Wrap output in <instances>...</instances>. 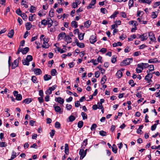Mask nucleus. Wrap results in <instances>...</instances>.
<instances>
[{
	"instance_id": "obj_57",
	"label": "nucleus",
	"mask_w": 160,
	"mask_h": 160,
	"mask_svg": "<svg viewBox=\"0 0 160 160\" xmlns=\"http://www.w3.org/2000/svg\"><path fill=\"white\" fill-rule=\"evenodd\" d=\"M41 24L44 26H46L47 24V21L44 19L41 22Z\"/></svg>"
},
{
	"instance_id": "obj_45",
	"label": "nucleus",
	"mask_w": 160,
	"mask_h": 160,
	"mask_svg": "<svg viewBox=\"0 0 160 160\" xmlns=\"http://www.w3.org/2000/svg\"><path fill=\"white\" fill-rule=\"evenodd\" d=\"M100 11L103 14H105L108 12L107 9L105 8H102L100 9Z\"/></svg>"
},
{
	"instance_id": "obj_43",
	"label": "nucleus",
	"mask_w": 160,
	"mask_h": 160,
	"mask_svg": "<svg viewBox=\"0 0 160 160\" xmlns=\"http://www.w3.org/2000/svg\"><path fill=\"white\" fill-rule=\"evenodd\" d=\"M83 124V122L82 121H79L78 123V127L79 128H81L82 127Z\"/></svg>"
},
{
	"instance_id": "obj_8",
	"label": "nucleus",
	"mask_w": 160,
	"mask_h": 160,
	"mask_svg": "<svg viewBox=\"0 0 160 160\" xmlns=\"http://www.w3.org/2000/svg\"><path fill=\"white\" fill-rule=\"evenodd\" d=\"M90 42L91 43L93 44L97 41V37L94 35H92L89 38Z\"/></svg>"
},
{
	"instance_id": "obj_14",
	"label": "nucleus",
	"mask_w": 160,
	"mask_h": 160,
	"mask_svg": "<svg viewBox=\"0 0 160 160\" xmlns=\"http://www.w3.org/2000/svg\"><path fill=\"white\" fill-rule=\"evenodd\" d=\"M33 71L37 75H40L42 73L41 70L39 68H35L34 69Z\"/></svg>"
},
{
	"instance_id": "obj_38",
	"label": "nucleus",
	"mask_w": 160,
	"mask_h": 160,
	"mask_svg": "<svg viewBox=\"0 0 160 160\" xmlns=\"http://www.w3.org/2000/svg\"><path fill=\"white\" fill-rule=\"evenodd\" d=\"M35 14L33 15L30 14V16L29 17V19L30 21L32 22L35 19V18L33 17L34 15H35Z\"/></svg>"
},
{
	"instance_id": "obj_5",
	"label": "nucleus",
	"mask_w": 160,
	"mask_h": 160,
	"mask_svg": "<svg viewBox=\"0 0 160 160\" xmlns=\"http://www.w3.org/2000/svg\"><path fill=\"white\" fill-rule=\"evenodd\" d=\"M138 67L136 69V71L138 73L141 72L143 68L141 63L137 65Z\"/></svg>"
},
{
	"instance_id": "obj_29",
	"label": "nucleus",
	"mask_w": 160,
	"mask_h": 160,
	"mask_svg": "<svg viewBox=\"0 0 160 160\" xmlns=\"http://www.w3.org/2000/svg\"><path fill=\"white\" fill-rule=\"evenodd\" d=\"M106 80L107 78L106 76H103L101 81V84L102 85L105 83L106 81Z\"/></svg>"
},
{
	"instance_id": "obj_16",
	"label": "nucleus",
	"mask_w": 160,
	"mask_h": 160,
	"mask_svg": "<svg viewBox=\"0 0 160 160\" xmlns=\"http://www.w3.org/2000/svg\"><path fill=\"white\" fill-rule=\"evenodd\" d=\"M56 99V101L61 104H63L64 102V100L61 97H58Z\"/></svg>"
},
{
	"instance_id": "obj_22",
	"label": "nucleus",
	"mask_w": 160,
	"mask_h": 160,
	"mask_svg": "<svg viewBox=\"0 0 160 160\" xmlns=\"http://www.w3.org/2000/svg\"><path fill=\"white\" fill-rule=\"evenodd\" d=\"M36 10V8L33 5H32L30 8V12L31 13H34Z\"/></svg>"
},
{
	"instance_id": "obj_54",
	"label": "nucleus",
	"mask_w": 160,
	"mask_h": 160,
	"mask_svg": "<svg viewBox=\"0 0 160 160\" xmlns=\"http://www.w3.org/2000/svg\"><path fill=\"white\" fill-rule=\"evenodd\" d=\"M17 100L20 101L22 99V96L21 94H19L16 97Z\"/></svg>"
},
{
	"instance_id": "obj_40",
	"label": "nucleus",
	"mask_w": 160,
	"mask_h": 160,
	"mask_svg": "<svg viewBox=\"0 0 160 160\" xmlns=\"http://www.w3.org/2000/svg\"><path fill=\"white\" fill-rule=\"evenodd\" d=\"M81 115L83 120L87 119L88 118L87 115L84 112H82L81 113Z\"/></svg>"
},
{
	"instance_id": "obj_36",
	"label": "nucleus",
	"mask_w": 160,
	"mask_h": 160,
	"mask_svg": "<svg viewBox=\"0 0 160 160\" xmlns=\"http://www.w3.org/2000/svg\"><path fill=\"white\" fill-rule=\"evenodd\" d=\"M16 157V153L14 151H13L12 153V155L11 158V159H13Z\"/></svg>"
},
{
	"instance_id": "obj_18",
	"label": "nucleus",
	"mask_w": 160,
	"mask_h": 160,
	"mask_svg": "<svg viewBox=\"0 0 160 160\" xmlns=\"http://www.w3.org/2000/svg\"><path fill=\"white\" fill-rule=\"evenodd\" d=\"M32 25L31 24V22H27L26 24V27L27 30H29L30 29L32 28Z\"/></svg>"
},
{
	"instance_id": "obj_19",
	"label": "nucleus",
	"mask_w": 160,
	"mask_h": 160,
	"mask_svg": "<svg viewBox=\"0 0 160 160\" xmlns=\"http://www.w3.org/2000/svg\"><path fill=\"white\" fill-rule=\"evenodd\" d=\"M158 13V12L157 11L152 12L151 16L152 18H156L157 17Z\"/></svg>"
},
{
	"instance_id": "obj_51",
	"label": "nucleus",
	"mask_w": 160,
	"mask_h": 160,
	"mask_svg": "<svg viewBox=\"0 0 160 160\" xmlns=\"http://www.w3.org/2000/svg\"><path fill=\"white\" fill-rule=\"evenodd\" d=\"M97 127V125L96 124H93L91 126L90 129L92 131L95 130L96 128Z\"/></svg>"
},
{
	"instance_id": "obj_34",
	"label": "nucleus",
	"mask_w": 160,
	"mask_h": 160,
	"mask_svg": "<svg viewBox=\"0 0 160 160\" xmlns=\"http://www.w3.org/2000/svg\"><path fill=\"white\" fill-rule=\"evenodd\" d=\"M22 63L24 65H29V63L26 59H24L22 60Z\"/></svg>"
},
{
	"instance_id": "obj_52",
	"label": "nucleus",
	"mask_w": 160,
	"mask_h": 160,
	"mask_svg": "<svg viewBox=\"0 0 160 160\" xmlns=\"http://www.w3.org/2000/svg\"><path fill=\"white\" fill-rule=\"evenodd\" d=\"M7 145V143L5 142H2L0 143V147L2 148L3 147H5Z\"/></svg>"
},
{
	"instance_id": "obj_62",
	"label": "nucleus",
	"mask_w": 160,
	"mask_h": 160,
	"mask_svg": "<svg viewBox=\"0 0 160 160\" xmlns=\"http://www.w3.org/2000/svg\"><path fill=\"white\" fill-rule=\"evenodd\" d=\"M141 54V52L139 51H136L134 52L133 56L134 57H136L139 56Z\"/></svg>"
},
{
	"instance_id": "obj_37",
	"label": "nucleus",
	"mask_w": 160,
	"mask_h": 160,
	"mask_svg": "<svg viewBox=\"0 0 160 160\" xmlns=\"http://www.w3.org/2000/svg\"><path fill=\"white\" fill-rule=\"evenodd\" d=\"M49 14L50 17H53L54 15V10L53 9H51L50 10L49 12Z\"/></svg>"
},
{
	"instance_id": "obj_31",
	"label": "nucleus",
	"mask_w": 160,
	"mask_h": 160,
	"mask_svg": "<svg viewBox=\"0 0 160 160\" xmlns=\"http://www.w3.org/2000/svg\"><path fill=\"white\" fill-rule=\"evenodd\" d=\"M116 75L118 78H120L122 76V73L121 71L119 70L117 72Z\"/></svg>"
},
{
	"instance_id": "obj_39",
	"label": "nucleus",
	"mask_w": 160,
	"mask_h": 160,
	"mask_svg": "<svg viewBox=\"0 0 160 160\" xmlns=\"http://www.w3.org/2000/svg\"><path fill=\"white\" fill-rule=\"evenodd\" d=\"M28 62H30L32 60V57L31 55H28L26 58Z\"/></svg>"
},
{
	"instance_id": "obj_63",
	"label": "nucleus",
	"mask_w": 160,
	"mask_h": 160,
	"mask_svg": "<svg viewBox=\"0 0 160 160\" xmlns=\"http://www.w3.org/2000/svg\"><path fill=\"white\" fill-rule=\"evenodd\" d=\"M131 49L129 47H127L124 49V52L125 53H128L130 51Z\"/></svg>"
},
{
	"instance_id": "obj_24",
	"label": "nucleus",
	"mask_w": 160,
	"mask_h": 160,
	"mask_svg": "<svg viewBox=\"0 0 160 160\" xmlns=\"http://www.w3.org/2000/svg\"><path fill=\"white\" fill-rule=\"evenodd\" d=\"M91 24V22L89 20H88L86 21L84 23V26L87 28H88L90 25Z\"/></svg>"
},
{
	"instance_id": "obj_9",
	"label": "nucleus",
	"mask_w": 160,
	"mask_h": 160,
	"mask_svg": "<svg viewBox=\"0 0 160 160\" xmlns=\"http://www.w3.org/2000/svg\"><path fill=\"white\" fill-rule=\"evenodd\" d=\"M96 3V0H92L89 5L87 7V8L88 9H89L92 8H93L92 7L94 6Z\"/></svg>"
},
{
	"instance_id": "obj_26",
	"label": "nucleus",
	"mask_w": 160,
	"mask_h": 160,
	"mask_svg": "<svg viewBox=\"0 0 160 160\" xmlns=\"http://www.w3.org/2000/svg\"><path fill=\"white\" fill-rule=\"evenodd\" d=\"M51 76L50 75L45 74L44 76V79L45 81H48L51 78Z\"/></svg>"
},
{
	"instance_id": "obj_3",
	"label": "nucleus",
	"mask_w": 160,
	"mask_h": 160,
	"mask_svg": "<svg viewBox=\"0 0 160 160\" xmlns=\"http://www.w3.org/2000/svg\"><path fill=\"white\" fill-rule=\"evenodd\" d=\"M20 59V58L18 57L17 59L15 60L12 64V68L15 69L18 66L19 60Z\"/></svg>"
},
{
	"instance_id": "obj_58",
	"label": "nucleus",
	"mask_w": 160,
	"mask_h": 160,
	"mask_svg": "<svg viewBox=\"0 0 160 160\" xmlns=\"http://www.w3.org/2000/svg\"><path fill=\"white\" fill-rule=\"evenodd\" d=\"M159 5H160V1L156 2L154 4L153 8H155Z\"/></svg>"
},
{
	"instance_id": "obj_32",
	"label": "nucleus",
	"mask_w": 160,
	"mask_h": 160,
	"mask_svg": "<svg viewBox=\"0 0 160 160\" xmlns=\"http://www.w3.org/2000/svg\"><path fill=\"white\" fill-rule=\"evenodd\" d=\"M28 3L25 0H22V2L21 4L22 5H24V7L26 8H27L28 7V5L27 4Z\"/></svg>"
},
{
	"instance_id": "obj_2",
	"label": "nucleus",
	"mask_w": 160,
	"mask_h": 160,
	"mask_svg": "<svg viewBox=\"0 0 160 160\" xmlns=\"http://www.w3.org/2000/svg\"><path fill=\"white\" fill-rule=\"evenodd\" d=\"M43 45H42V47L44 48H49V45L48 44V38H44L43 39Z\"/></svg>"
},
{
	"instance_id": "obj_4",
	"label": "nucleus",
	"mask_w": 160,
	"mask_h": 160,
	"mask_svg": "<svg viewBox=\"0 0 160 160\" xmlns=\"http://www.w3.org/2000/svg\"><path fill=\"white\" fill-rule=\"evenodd\" d=\"M148 73V74L145 77V79L148 83H150L152 82L151 79L152 78V74L150 72Z\"/></svg>"
},
{
	"instance_id": "obj_25",
	"label": "nucleus",
	"mask_w": 160,
	"mask_h": 160,
	"mask_svg": "<svg viewBox=\"0 0 160 160\" xmlns=\"http://www.w3.org/2000/svg\"><path fill=\"white\" fill-rule=\"evenodd\" d=\"M112 148V152L115 153H116L117 152V148L116 146L114 144Z\"/></svg>"
},
{
	"instance_id": "obj_56",
	"label": "nucleus",
	"mask_w": 160,
	"mask_h": 160,
	"mask_svg": "<svg viewBox=\"0 0 160 160\" xmlns=\"http://www.w3.org/2000/svg\"><path fill=\"white\" fill-rule=\"evenodd\" d=\"M35 43L37 45L36 48L37 49H39L40 48H41V46L40 43L39 42H38L37 41H36L35 42Z\"/></svg>"
},
{
	"instance_id": "obj_12",
	"label": "nucleus",
	"mask_w": 160,
	"mask_h": 160,
	"mask_svg": "<svg viewBox=\"0 0 160 160\" xmlns=\"http://www.w3.org/2000/svg\"><path fill=\"white\" fill-rule=\"evenodd\" d=\"M148 38V33H146L142 35V41H144L146 40Z\"/></svg>"
},
{
	"instance_id": "obj_44",
	"label": "nucleus",
	"mask_w": 160,
	"mask_h": 160,
	"mask_svg": "<svg viewBox=\"0 0 160 160\" xmlns=\"http://www.w3.org/2000/svg\"><path fill=\"white\" fill-rule=\"evenodd\" d=\"M136 38L135 35H133L131 36L130 37L128 38V40L129 41H132L133 39Z\"/></svg>"
},
{
	"instance_id": "obj_47",
	"label": "nucleus",
	"mask_w": 160,
	"mask_h": 160,
	"mask_svg": "<svg viewBox=\"0 0 160 160\" xmlns=\"http://www.w3.org/2000/svg\"><path fill=\"white\" fill-rule=\"evenodd\" d=\"M134 1L133 0H129L128 2L129 8H131L133 5Z\"/></svg>"
},
{
	"instance_id": "obj_6",
	"label": "nucleus",
	"mask_w": 160,
	"mask_h": 160,
	"mask_svg": "<svg viewBox=\"0 0 160 160\" xmlns=\"http://www.w3.org/2000/svg\"><path fill=\"white\" fill-rule=\"evenodd\" d=\"M148 37H149L151 40L153 42L155 41L156 39L154 33L152 32H151L148 33Z\"/></svg>"
},
{
	"instance_id": "obj_35",
	"label": "nucleus",
	"mask_w": 160,
	"mask_h": 160,
	"mask_svg": "<svg viewBox=\"0 0 160 160\" xmlns=\"http://www.w3.org/2000/svg\"><path fill=\"white\" fill-rule=\"evenodd\" d=\"M119 13L118 11H115L113 13L110 17L111 18H114L117 17V15Z\"/></svg>"
},
{
	"instance_id": "obj_50",
	"label": "nucleus",
	"mask_w": 160,
	"mask_h": 160,
	"mask_svg": "<svg viewBox=\"0 0 160 160\" xmlns=\"http://www.w3.org/2000/svg\"><path fill=\"white\" fill-rule=\"evenodd\" d=\"M57 72L55 69H52L51 71V74L52 76H55L56 75Z\"/></svg>"
},
{
	"instance_id": "obj_1",
	"label": "nucleus",
	"mask_w": 160,
	"mask_h": 160,
	"mask_svg": "<svg viewBox=\"0 0 160 160\" xmlns=\"http://www.w3.org/2000/svg\"><path fill=\"white\" fill-rule=\"evenodd\" d=\"M132 61V58H127L125 60H123L122 62L120 63L121 66H126L131 63Z\"/></svg>"
},
{
	"instance_id": "obj_27",
	"label": "nucleus",
	"mask_w": 160,
	"mask_h": 160,
	"mask_svg": "<svg viewBox=\"0 0 160 160\" xmlns=\"http://www.w3.org/2000/svg\"><path fill=\"white\" fill-rule=\"evenodd\" d=\"M65 152L66 154H68L69 153V148L68 145L67 143L65 144Z\"/></svg>"
},
{
	"instance_id": "obj_30",
	"label": "nucleus",
	"mask_w": 160,
	"mask_h": 160,
	"mask_svg": "<svg viewBox=\"0 0 160 160\" xmlns=\"http://www.w3.org/2000/svg\"><path fill=\"white\" fill-rule=\"evenodd\" d=\"M71 25L72 27L75 28H77L78 27L77 22L75 21H72L71 22Z\"/></svg>"
},
{
	"instance_id": "obj_41",
	"label": "nucleus",
	"mask_w": 160,
	"mask_h": 160,
	"mask_svg": "<svg viewBox=\"0 0 160 160\" xmlns=\"http://www.w3.org/2000/svg\"><path fill=\"white\" fill-rule=\"evenodd\" d=\"M90 62L92 63L94 65H97L99 63L98 61L96 59L94 60L93 59H92Z\"/></svg>"
},
{
	"instance_id": "obj_11",
	"label": "nucleus",
	"mask_w": 160,
	"mask_h": 160,
	"mask_svg": "<svg viewBox=\"0 0 160 160\" xmlns=\"http://www.w3.org/2000/svg\"><path fill=\"white\" fill-rule=\"evenodd\" d=\"M54 108L56 112H58L60 113L62 112L63 111L62 110V109L60 107L58 106H54Z\"/></svg>"
},
{
	"instance_id": "obj_33",
	"label": "nucleus",
	"mask_w": 160,
	"mask_h": 160,
	"mask_svg": "<svg viewBox=\"0 0 160 160\" xmlns=\"http://www.w3.org/2000/svg\"><path fill=\"white\" fill-rule=\"evenodd\" d=\"M158 62L156 58L151 59H149L148 61V62L150 63H156Z\"/></svg>"
},
{
	"instance_id": "obj_60",
	"label": "nucleus",
	"mask_w": 160,
	"mask_h": 160,
	"mask_svg": "<svg viewBox=\"0 0 160 160\" xmlns=\"http://www.w3.org/2000/svg\"><path fill=\"white\" fill-rule=\"evenodd\" d=\"M61 126V125L60 123L58 122H55V127L56 128H60Z\"/></svg>"
},
{
	"instance_id": "obj_7",
	"label": "nucleus",
	"mask_w": 160,
	"mask_h": 160,
	"mask_svg": "<svg viewBox=\"0 0 160 160\" xmlns=\"http://www.w3.org/2000/svg\"><path fill=\"white\" fill-rule=\"evenodd\" d=\"M79 153L80 155V159H82L85 156L86 154V152H84V149H80Z\"/></svg>"
},
{
	"instance_id": "obj_42",
	"label": "nucleus",
	"mask_w": 160,
	"mask_h": 160,
	"mask_svg": "<svg viewBox=\"0 0 160 160\" xmlns=\"http://www.w3.org/2000/svg\"><path fill=\"white\" fill-rule=\"evenodd\" d=\"M32 101V100L31 98H26L23 101V103L25 102L27 103H29Z\"/></svg>"
},
{
	"instance_id": "obj_28",
	"label": "nucleus",
	"mask_w": 160,
	"mask_h": 160,
	"mask_svg": "<svg viewBox=\"0 0 160 160\" xmlns=\"http://www.w3.org/2000/svg\"><path fill=\"white\" fill-rule=\"evenodd\" d=\"M148 67H149V71H147V73L153 71L154 69V65H149Z\"/></svg>"
},
{
	"instance_id": "obj_59",
	"label": "nucleus",
	"mask_w": 160,
	"mask_h": 160,
	"mask_svg": "<svg viewBox=\"0 0 160 160\" xmlns=\"http://www.w3.org/2000/svg\"><path fill=\"white\" fill-rule=\"evenodd\" d=\"M20 16L22 17L24 20L28 18L27 15L24 13H22Z\"/></svg>"
},
{
	"instance_id": "obj_20",
	"label": "nucleus",
	"mask_w": 160,
	"mask_h": 160,
	"mask_svg": "<svg viewBox=\"0 0 160 160\" xmlns=\"http://www.w3.org/2000/svg\"><path fill=\"white\" fill-rule=\"evenodd\" d=\"M29 48L28 47H26L24 48L23 49H22V52L23 54H26L29 51Z\"/></svg>"
},
{
	"instance_id": "obj_64",
	"label": "nucleus",
	"mask_w": 160,
	"mask_h": 160,
	"mask_svg": "<svg viewBox=\"0 0 160 160\" xmlns=\"http://www.w3.org/2000/svg\"><path fill=\"white\" fill-rule=\"evenodd\" d=\"M52 92L51 91V90L49 88L45 92V93L47 95H49L52 93Z\"/></svg>"
},
{
	"instance_id": "obj_48",
	"label": "nucleus",
	"mask_w": 160,
	"mask_h": 160,
	"mask_svg": "<svg viewBox=\"0 0 160 160\" xmlns=\"http://www.w3.org/2000/svg\"><path fill=\"white\" fill-rule=\"evenodd\" d=\"M72 55V54L71 52L68 53L67 54H63L62 55V57L63 58H65L67 56H71Z\"/></svg>"
},
{
	"instance_id": "obj_21",
	"label": "nucleus",
	"mask_w": 160,
	"mask_h": 160,
	"mask_svg": "<svg viewBox=\"0 0 160 160\" xmlns=\"http://www.w3.org/2000/svg\"><path fill=\"white\" fill-rule=\"evenodd\" d=\"M48 22V27L50 28L52 25V23L53 22L52 21V20L50 18H49L47 20Z\"/></svg>"
},
{
	"instance_id": "obj_13",
	"label": "nucleus",
	"mask_w": 160,
	"mask_h": 160,
	"mask_svg": "<svg viewBox=\"0 0 160 160\" xmlns=\"http://www.w3.org/2000/svg\"><path fill=\"white\" fill-rule=\"evenodd\" d=\"M65 39V41L68 43H71L72 42V39L70 37L69 35L66 36Z\"/></svg>"
},
{
	"instance_id": "obj_53",
	"label": "nucleus",
	"mask_w": 160,
	"mask_h": 160,
	"mask_svg": "<svg viewBox=\"0 0 160 160\" xmlns=\"http://www.w3.org/2000/svg\"><path fill=\"white\" fill-rule=\"evenodd\" d=\"M75 119V118L74 116L71 115L69 118V119L70 122H72L74 121Z\"/></svg>"
},
{
	"instance_id": "obj_17",
	"label": "nucleus",
	"mask_w": 160,
	"mask_h": 160,
	"mask_svg": "<svg viewBox=\"0 0 160 160\" xmlns=\"http://www.w3.org/2000/svg\"><path fill=\"white\" fill-rule=\"evenodd\" d=\"M57 51L60 52L61 53H62L63 52H65L67 50V49L66 48H63V49H61L59 47H57Z\"/></svg>"
},
{
	"instance_id": "obj_61",
	"label": "nucleus",
	"mask_w": 160,
	"mask_h": 160,
	"mask_svg": "<svg viewBox=\"0 0 160 160\" xmlns=\"http://www.w3.org/2000/svg\"><path fill=\"white\" fill-rule=\"evenodd\" d=\"M16 12L17 14L18 15L20 16L22 13V12L20 9H18L16 11Z\"/></svg>"
},
{
	"instance_id": "obj_10",
	"label": "nucleus",
	"mask_w": 160,
	"mask_h": 160,
	"mask_svg": "<svg viewBox=\"0 0 160 160\" xmlns=\"http://www.w3.org/2000/svg\"><path fill=\"white\" fill-rule=\"evenodd\" d=\"M66 33L64 32H62L58 35V39H61L65 38L66 36Z\"/></svg>"
},
{
	"instance_id": "obj_49",
	"label": "nucleus",
	"mask_w": 160,
	"mask_h": 160,
	"mask_svg": "<svg viewBox=\"0 0 160 160\" xmlns=\"http://www.w3.org/2000/svg\"><path fill=\"white\" fill-rule=\"evenodd\" d=\"M99 134L102 136H104L106 135V132L103 130L100 131L99 132Z\"/></svg>"
},
{
	"instance_id": "obj_46",
	"label": "nucleus",
	"mask_w": 160,
	"mask_h": 160,
	"mask_svg": "<svg viewBox=\"0 0 160 160\" xmlns=\"http://www.w3.org/2000/svg\"><path fill=\"white\" fill-rule=\"evenodd\" d=\"M84 33H81L78 34V38L80 40H82L83 39Z\"/></svg>"
},
{
	"instance_id": "obj_23",
	"label": "nucleus",
	"mask_w": 160,
	"mask_h": 160,
	"mask_svg": "<svg viewBox=\"0 0 160 160\" xmlns=\"http://www.w3.org/2000/svg\"><path fill=\"white\" fill-rule=\"evenodd\" d=\"M14 34V31L12 29L8 33V36L10 38H11L13 37Z\"/></svg>"
},
{
	"instance_id": "obj_15",
	"label": "nucleus",
	"mask_w": 160,
	"mask_h": 160,
	"mask_svg": "<svg viewBox=\"0 0 160 160\" xmlns=\"http://www.w3.org/2000/svg\"><path fill=\"white\" fill-rule=\"evenodd\" d=\"M77 41H78V39H77V41H76V44L78 47H79L80 48H83L85 47L84 43L82 42H77Z\"/></svg>"
},
{
	"instance_id": "obj_55",
	"label": "nucleus",
	"mask_w": 160,
	"mask_h": 160,
	"mask_svg": "<svg viewBox=\"0 0 160 160\" xmlns=\"http://www.w3.org/2000/svg\"><path fill=\"white\" fill-rule=\"evenodd\" d=\"M141 63L142 64L143 68H146L149 66V64L148 63Z\"/></svg>"
}]
</instances>
